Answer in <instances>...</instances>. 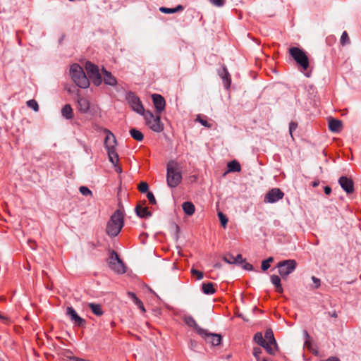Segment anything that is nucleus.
I'll use <instances>...</instances> for the list:
<instances>
[{"mask_svg":"<svg viewBox=\"0 0 361 361\" xmlns=\"http://www.w3.org/2000/svg\"><path fill=\"white\" fill-rule=\"evenodd\" d=\"M123 226V214L120 209L116 210L107 223L106 231L109 236L115 237Z\"/></svg>","mask_w":361,"mask_h":361,"instance_id":"f257e3e1","label":"nucleus"},{"mask_svg":"<svg viewBox=\"0 0 361 361\" xmlns=\"http://www.w3.org/2000/svg\"><path fill=\"white\" fill-rule=\"evenodd\" d=\"M104 143L107 149L109 161L114 165L116 171L119 173H121V167L117 164L118 161V155L115 150L116 140L114 135L109 131H108V133L106 135Z\"/></svg>","mask_w":361,"mask_h":361,"instance_id":"f03ea898","label":"nucleus"},{"mask_svg":"<svg viewBox=\"0 0 361 361\" xmlns=\"http://www.w3.org/2000/svg\"><path fill=\"white\" fill-rule=\"evenodd\" d=\"M166 182L170 188H176L182 180L179 165L174 161H170L166 166Z\"/></svg>","mask_w":361,"mask_h":361,"instance_id":"7ed1b4c3","label":"nucleus"},{"mask_svg":"<svg viewBox=\"0 0 361 361\" xmlns=\"http://www.w3.org/2000/svg\"><path fill=\"white\" fill-rule=\"evenodd\" d=\"M70 75L77 86L80 88H87L90 85L89 79L87 78L82 68L78 64H73L70 68Z\"/></svg>","mask_w":361,"mask_h":361,"instance_id":"20e7f679","label":"nucleus"},{"mask_svg":"<svg viewBox=\"0 0 361 361\" xmlns=\"http://www.w3.org/2000/svg\"><path fill=\"white\" fill-rule=\"evenodd\" d=\"M146 125L153 131L159 133L164 130V124L161 122L160 114L156 112L155 114L150 111H146L142 115Z\"/></svg>","mask_w":361,"mask_h":361,"instance_id":"39448f33","label":"nucleus"},{"mask_svg":"<svg viewBox=\"0 0 361 361\" xmlns=\"http://www.w3.org/2000/svg\"><path fill=\"white\" fill-rule=\"evenodd\" d=\"M289 54L304 70L309 67V60L305 52L298 47H290Z\"/></svg>","mask_w":361,"mask_h":361,"instance_id":"423d86ee","label":"nucleus"},{"mask_svg":"<svg viewBox=\"0 0 361 361\" xmlns=\"http://www.w3.org/2000/svg\"><path fill=\"white\" fill-rule=\"evenodd\" d=\"M296 267L297 262L295 259H286L277 264L279 274L283 279H286L296 269Z\"/></svg>","mask_w":361,"mask_h":361,"instance_id":"0eeeda50","label":"nucleus"},{"mask_svg":"<svg viewBox=\"0 0 361 361\" xmlns=\"http://www.w3.org/2000/svg\"><path fill=\"white\" fill-rule=\"evenodd\" d=\"M85 69L90 78L92 80L94 85L99 86L102 84V74L97 66L90 61L86 62Z\"/></svg>","mask_w":361,"mask_h":361,"instance_id":"6e6552de","label":"nucleus"},{"mask_svg":"<svg viewBox=\"0 0 361 361\" xmlns=\"http://www.w3.org/2000/svg\"><path fill=\"white\" fill-rule=\"evenodd\" d=\"M109 264L111 269L118 274H123L126 271L124 264L114 251L111 254Z\"/></svg>","mask_w":361,"mask_h":361,"instance_id":"1a4fd4ad","label":"nucleus"},{"mask_svg":"<svg viewBox=\"0 0 361 361\" xmlns=\"http://www.w3.org/2000/svg\"><path fill=\"white\" fill-rule=\"evenodd\" d=\"M127 100L134 111L142 116L146 112L140 99L135 94L129 92L127 94Z\"/></svg>","mask_w":361,"mask_h":361,"instance_id":"9d476101","label":"nucleus"},{"mask_svg":"<svg viewBox=\"0 0 361 361\" xmlns=\"http://www.w3.org/2000/svg\"><path fill=\"white\" fill-rule=\"evenodd\" d=\"M284 193L279 188H273L264 197V202L274 203L283 199Z\"/></svg>","mask_w":361,"mask_h":361,"instance_id":"9b49d317","label":"nucleus"},{"mask_svg":"<svg viewBox=\"0 0 361 361\" xmlns=\"http://www.w3.org/2000/svg\"><path fill=\"white\" fill-rule=\"evenodd\" d=\"M254 341L260 346L265 348L270 355L274 354V348L269 345V343L264 339L261 332H257L254 336Z\"/></svg>","mask_w":361,"mask_h":361,"instance_id":"f8f14e48","label":"nucleus"},{"mask_svg":"<svg viewBox=\"0 0 361 361\" xmlns=\"http://www.w3.org/2000/svg\"><path fill=\"white\" fill-rule=\"evenodd\" d=\"M66 314L71 318V320L74 322V324L78 326H82L85 324V321L82 318H81L75 310L72 307H68L66 310Z\"/></svg>","mask_w":361,"mask_h":361,"instance_id":"ddd939ff","label":"nucleus"},{"mask_svg":"<svg viewBox=\"0 0 361 361\" xmlns=\"http://www.w3.org/2000/svg\"><path fill=\"white\" fill-rule=\"evenodd\" d=\"M154 105L156 109V112L157 114H161V113L164 110L166 106V102L164 98L158 94H154L152 96Z\"/></svg>","mask_w":361,"mask_h":361,"instance_id":"4468645a","label":"nucleus"},{"mask_svg":"<svg viewBox=\"0 0 361 361\" xmlns=\"http://www.w3.org/2000/svg\"><path fill=\"white\" fill-rule=\"evenodd\" d=\"M101 74L102 82L104 81V84L112 87L117 85V80L116 78L111 74V73L106 71L104 68L102 69Z\"/></svg>","mask_w":361,"mask_h":361,"instance_id":"2eb2a0df","label":"nucleus"},{"mask_svg":"<svg viewBox=\"0 0 361 361\" xmlns=\"http://www.w3.org/2000/svg\"><path fill=\"white\" fill-rule=\"evenodd\" d=\"M338 183L341 187L348 193H352L354 191V184L351 178H347L346 176H341Z\"/></svg>","mask_w":361,"mask_h":361,"instance_id":"dca6fc26","label":"nucleus"},{"mask_svg":"<svg viewBox=\"0 0 361 361\" xmlns=\"http://www.w3.org/2000/svg\"><path fill=\"white\" fill-rule=\"evenodd\" d=\"M200 336L204 338L205 341L213 346L218 345L221 342V336L220 334L208 333L207 330L206 334Z\"/></svg>","mask_w":361,"mask_h":361,"instance_id":"f3484780","label":"nucleus"},{"mask_svg":"<svg viewBox=\"0 0 361 361\" xmlns=\"http://www.w3.org/2000/svg\"><path fill=\"white\" fill-rule=\"evenodd\" d=\"M328 121L330 131L333 133H339L342 130L343 123L341 120L330 118Z\"/></svg>","mask_w":361,"mask_h":361,"instance_id":"a211bd4d","label":"nucleus"},{"mask_svg":"<svg viewBox=\"0 0 361 361\" xmlns=\"http://www.w3.org/2000/svg\"><path fill=\"white\" fill-rule=\"evenodd\" d=\"M184 321L185 322V324L189 326H191V327H193L194 329L196 330V331L200 334V335H203L204 334H206V330L205 329H202L201 327H200L198 326V324L196 323L195 320L194 319L193 317H192L191 316H186L184 318Z\"/></svg>","mask_w":361,"mask_h":361,"instance_id":"6ab92c4d","label":"nucleus"},{"mask_svg":"<svg viewBox=\"0 0 361 361\" xmlns=\"http://www.w3.org/2000/svg\"><path fill=\"white\" fill-rule=\"evenodd\" d=\"M77 102L78 111L81 113L86 114L90 109L89 100L86 98L79 97Z\"/></svg>","mask_w":361,"mask_h":361,"instance_id":"aec40b11","label":"nucleus"},{"mask_svg":"<svg viewBox=\"0 0 361 361\" xmlns=\"http://www.w3.org/2000/svg\"><path fill=\"white\" fill-rule=\"evenodd\" d=\"M219 75L223 79L225 87L228 88L231 82V79L227 68L223 67L219 71Z\"/></svg>","mask_w":361,"mask_h":361,"instance_id":"412c9836","label":"nucleus"},{"mask_svg":"<svg viewBox=\"0 0 361 361\" xmlns=\"http://www.w3.org/2000/svg\"><path fill=\"white\" fill-rule=\"evenodd\" d=\"M264 339L269 343V345L274 348V353L276 350V341L274 336L273 331L271 329H267L264 334Z\"/></svg>","mask_w":361,"mask_h":361,"instance_id":"4be33fe9","label":"nucleus"},{"mask_svg":"<svg viewBox=\"0 0 361 361\" xmlns=\"http://www.w3.org/2000/svg\"><path fill=\"white\" fill-rule=\"evenodd\" d=\"M135 212L137 215L141 218H148L152 216V213L148 211L147 207H142L140 205L135 207Z\"/></svg>","mask_w":361,"mask_h":361,"instance_id":"5701e85b","label":"nucleus"},{"mask_svg":"<svg viewBox=\"0 0 361 361\" xmlns=\"http://www.w3.org/2000/svg\"><path fill=\"white\" fill-rule=\"evenodd\" d=\"M160 12L166 14H171L177 12H181L184 10V7L182 5H178L176 8H169L161 6L159 9Z\"/></svg>","mask_w":361,"mask_h":361,"instance_id":"b1692460","label":"nucleus"},{"mask_svg":"<svg viewBox=\"0 0 361 361\" xmlns=\"http://www.w3.org/2000/svg\"><path fill=\"white\" fill-rule=\"evenodd\" d=\"M183 210L185 214L191 216L195 213V205L190 202H185L182 204Z\"/></svg>","mask_w":361,"mask_h":361,"instance_id":"393cba45","label":"nucleus"},{"mask_svg":"<svg viewBox=\"0 0 361 361\" xmlns=\"http://www.w3.org/2000/svg\"><path fill=\"white\" fill-rule=\"evenodd\" d=\"M271 281L274 285L276 288V290L278 293H282L283 292V288L281 283V279L279 276L276 275H272L271 276Z\"/></svg>","mask_w":361,"mask_h":361,"instance_id":"a878e982","label":"nucleus"},{"mask_svg":"<svg viewBox=\"0 0 361 361\" xmlns=\"http://www.w3.org/2000/svg\"><path fill=\"white\" fill-rule=\"evenodd\" d=\"M61 114L63 117L67 119H71L73 117V109L70 104H66L62 110Z\"/></svg>","mask_w":361,"mask_h":361,"instance_id":"bb28decb","label":"nucleus"},{"mask_svg":"<svg viewBox=\"0 0 361 361\" xmlns=\"http://www.w3.org/2000/svg\"><path fill=\"white\" fill-rule=\"evenodd\" d=\"M228 172H239L241 170L239 162L236 160H233L228 163Z\"/></svg>","mask_w":361,"mask_h":361,"instance_id":"cd10ccee","label":"nucleus"},{"mask_svg":"<svg viewBox=\"0 0 361 361\" xmlns=\"http://www.w3.org/2000/svg\"><path fill=\"white\" fill-rule=\"evenodd\" d=\"M202 291L204 294H213L216 292V289L214 288L212 283H204L202 286Z\"/></svg>","mask_w":361,"mask_h":361,"instance_id":"c85d7f7f","label":"nucleus"},{"mask_svg":"<svg viewBox=\"0 0 361 361\" xmlns=\"http://www.w3.org/2000/svg\"><path fill=\"white\" fill-rule=\"evenodd\" d=\"M130 134L134 140H135L138 142L142 141L144 138V135H143L141 131L137 130L136 128H131L130 130Z\"/></svg>","mask_w":361,"mask_h":361,"instance_id":"c756f323","label":"nucleus"},{"mask_svg":"<svg viewBox=\"0 0 361 361\" xmlns=\"http://www.w3.org/2000/svg\"><path fill=\"white\" fill-rule=\"evenodd\" d=\"M88 307L90 308L92 312L97 316H102L103 311L102 310L101 305L96 303H89Z\"/></svg>","mask_w":361,"mask_h":361,"instance_id":"7c9ffc66","label":"nucleus"},{"mask_svg":"<svg viewBox=\"0 0 361 361\" xmlns=\"http://www.w3.org/2000/svg\"><path fill=\"white\" fill-rule=\"evenodd\" d=\"M340 42L342 46L350 44V40L346 31L343 32L341 37Z\"/></svg>","mask_w":361,"mask_h":361,"instance_id":"2f4dec72","label":"nucleus"},{"mask_svg":"<svg viewBox=\"0 0 361 361\" xmlns=\"http://www.w3.org/2000/svg\"><path fill=\"white\" fill-rule=\"evenodd\" d=\"M27 105L29 108L32 109L35 111H39V106L36 100L30 99L27 102Z\"/></svg>","mask_w":361,"mask_h":361,"instance_id":"473e14b6","label":"nucleus"},{"mask_svg":"<svg viewBox=\"0 0 361 361\" xmlns=\"http://www.w3.org/2000/svg\"><path fill=\"white\" fill-rule=\"evenodd\" d=\"M305 336L306 338V341L305 342L304 347L307 348L308 350H312V343L310 341V336L308 334L307 331H305Z\"/></svg>","mask_w":361,"mask_h":361,"instance_id":"72a5a7b5","label":"nucleus"},{"mask_svg":"<svg viewBox=\"0 0 361 361\" xmlns=\"http://www.w3.org/2000/svg\"><path fill=\"white\" fill-rule=\"evenodd\" d=\"M218 216H219V221L221 224V226L224 228H226L227 222H228V219L226 218V216L222 212H219Z\"/></svg>","mask_w":361,"mask_h":361,"instance_id":"f704fd0d","label":"nucleus"},{"mask_svg":"<svg viewBox=\"0 0 361 361\" xmlns=\"http://www.w3.org/2000/svg\"><path fill=\"white\" fill-rule=\"evenodd\" d=\"M149 186L147 183L146 182H141L138 185V190L142 193H145L148 191Z\"/></svg>","mask_w":361,"mask_h":361,"instance_id":"c9c22d12","label":"nucleus"},{"mask_svg":"<svg viewBox=\"0 0 361 361\" xmlns=\"http://www.w3.org/2000/svg\"><path fill=\"white\" fill-rule=\"evenodd\" d=\"M223 259L224 262H226L228 264H235V257H233L231 255H226L223 257Z\"/></svg>","mask_w":361,"mask_h":361,"instance_id":"e433bc0d","label":"nucleus"},{"mask_svg":"<svg viewBox=\"0 0 361 361\" xmlns=\"http://www.w3.org/2000/svg\"><path fill=\"white\" fill-rule=\"evenodd\" d=\"M190 272L192 275L195 276L197 277V279L198 280H201L204 276L203 273L202 271H200L195 269H192Z\"/></svg>","mask_w":361,"mask_h":361,"instance_id":"4c0bfd02","label":"nucleus"},{"mask_svg":"<svg viewBox=\"0 0 361 361\" xmlns=\"http://www.w3.org/2000/svg\"><path fill=\"white\" fill-rule=\"evenodd\" d=\"M80 192L85 196L91 195L92 191L85 186H80L79 188Z\"/></svg>","mask_w":361,"mask_h":361,"instance_id":"58836bf2","label":"nucleus"},{"mask_svg":"<svg viewBox=\"0 0 361 361\" xmlns=\"http://www.w3.org/2000/svg\"><path fill=\"white\" fill-rule=\"evenodd\" d=\"M212 5L216 7H222L225 4V0H208Z\"/></svg>","mask_w":361,"mask_h":361,"instance_id":"ea45409f","label":"nucleus"},{"mask_svg":"<svg viewBox=\"0 0 361 361\" xmlns=\"http://www.w3.org/2000/svg\"><path fill=\"white\" fill-rule=\"evenodd\" d=\"M147 197L149 202L150 204H157V201H156V199L153 195V193L152 192H147Z\"/></svg>","mask_w":361,"mask_h":361,"instance_id":"a19ab883","label":"nucleus"},{"mask_svg":"<svg viewBox=\"0 0 361 361\" xmlns=\"http://www.w3.org/2000/svg\"><path fill=\"white\" fill-rule=\"evenodd\" d=\"M196 120L205 127H207V128L212 127V125L210 123H209L207 121L201 118L200 116H198L197 117Z\"/></svg>","mask_w":361,"mask_h":361,"instance_id":"79ce46f5","label":"nucleus"},{"mask_svg":"<svg viewBox=\"0 0 361 361\" xmlns=\"http://www.w3.org/2000/svg\"><path fill=\"white\" fill-rule=\"evenodd\" d=\"M312 280L314 283V288H318L319 286H320V284H321V281H320V279L315 277V276H312Z\"/></svg>","mask_w":361,"mask_h":361,"instance_id":"37998d69","label":"nucleus"},{"mask_svg":"<svg viewBox=\"0 0 361 361\" xmlns=\"http://www.w3.org/2000/svg\"><path fill=\"white\" fill-rule=\"evenodd\" d=\"M242 267L244 269L248 270V271H252L253 269V266L252 264L246 262L245 260L242 263Z\"/></svg>","mask_w":361,"mask_h":361,"instance_id":"c03bdc74","label":"nucleus"},{"mask_svg":"<svg viewBox=\"0 0 361 361\" xmlns=\"http://www.w3.org/2000/svg\"><path fill=\"white\" fill-rule=\"evenodd\" d=\"M262 353V350L259 348H255L253 350V355L257 360H260L259 355Z\"/></svg>","mask_w":361,"mask_h":361,"instance_id":"a18cd8bd","label":"nucleus"},{"mask_svg":"<svg viewBox=\"0 0 361 361\" xmlns=\"http://www.w3.org/2000/svg\"><path fill=\"white\" fill-rule=\"evenodd\" d=\"M245 259L243 258L242 255L239 254L235 257V264H242Z\"/></svg>","mask_w":361,"mask_h":361,"instance_id":"49530a36","label":"nucleus"},{"mask_svg":"<svg viewBox=\"0 0 361 361\" xmlns=\"http://www.w3.org/2000/svg\"><path fill=\"white\" fill-rule=\"evenodd\" d=\"M298 124L295 122H291L289 125L290 134L292 135V133L297 128Z\"/></svg>","mask_w":361,"mask_h":361,"instance_id":"de8ad7c7","label":"nucleus"},{"mask_svg":"<svg viewBox=\"0 0 361 361\" xmlns=\"http://www.w3.org/2000/svg\"><path fill=\"white\" fill-rule=\"evenodd\" d=\"M269 267H270V264H269L267 262H265V260L262 261V269L263 271H267Z\"/></svg>","mask_w":361,"mask_h":361,"instance_id":"09e8293b","label":"nucleus"},{"mask_svg":"<svg viewBox=\"0 0 361 361\" xmlns=\"http://www.w3.org/2000/svg\"><path fill=\"white\" fill-rule=\"evenodd\" d=\"M331 192V189L330 187L329 186H325L324 187V192L326 195H329Z\"/></svg>","mask_w":361,"mask_h":361,"instance_id":"8fccbe9b","label":"nucleus"},{"mask_svg":"<svg viewBox=\"0 0 361 361\" xmlns=\"http://www.w3.org/2000/svg\"><path fill=\"white\" fill-rule=\"evenodd\" d=\"M128 295L130 297L133 301L135 299L137 298L135 294L133 292H128Z\"/></svg>","mask_w":361,"mask_h":361,"instance_id":"3c124183","label":"nucleus"},{"mask_svg":"<svg viewBox=\"0 0 361 361\" xmlns=\"http://www.w3.org/2000/svg\"><path fill=\"white\" fill-rule=\"evenodd\" d=\"M128 295L130 297L133 301L135 299L137 298L135 294L133 292H128Z\"/></svg>","mask_w":361,"mask_h":361,"instance_id":"603ef678","label":"nucleus"},{"mask_svg":"<svg viewBox=\"0 0 361 361\" xmlns=\"http://www.w3.org/2000/svg\"><path fill=\"white\" fill-rule=\"evenodd\" d=\"M133 302L137 307L141 305V303L142 302L139 298L135 299Z\"/></svg>","mask_w":361,"mask_h":361,"instance_id":"864d4df0","label":"nucleus"},{"mask_svg":"<svg viewBox=\"0 0 361 361\" xmlns=\"http://www.w3.org/2000/svg\"><path fill=\"white\" fill-rule=\"evenodd\" d=\"M319 184V180H314L312 183V187L315 188L317 186H318Z\"/></svg>","mask_w":361,"mask_h":361,"instance_id":"5fc2aeb1","label":"nucleus"},{"mask_svg":"<svg viewBox=\"0 0 361 361\" xmlns=\"http://www.w3.org/2000/svg\"><path fill=\"white\" fill-rule=\"evenodd\" d=\"M274 261V258L272 257H269L265 260V262H267L269 264H270L271 262Z\"/></svg>","mask_w":361,"mask_h":361,"instance_id":"6e6d98bb","label":"nucleus"},{"mask_svg":"<svg viewBox=\"0 0 361 361\" xmlns=\"http://www.w3.org/2000/svg\"><path fill=\"white\" fill-rule=\"evenodd\" d=\"M138 308L142 312H145V307H144V305L143 303L142 302L141 303V305H139L138 306Z\"/></svg>","mask_w":361,"mask_h":361,"instance_id":"4d7b16f0","label":"nucleus"},{"mask_svg":"<svg viewBox=\"0 0 361 361\" xmlns=\"http://www.w3.org/2000/svg\"><path fill=\"white\" fill-rule=\"evenodd\" d=\"M330 316L331 317H334V318H336L337 317V313L336 312H333L331 313H329Z\"/></svg>","mask_w":361,"mask_h":361,"instance_id":"13d9d810","label":"nucleus"},{"mask_svg":"<svg viewBox=\"0 0 361 361\" xmlns=\"http://www.w3.org/2000/svg\"><path fill=\"white\" fill-rule=\"evenodd\" d=\"M190 344H191V346H192V348H195V347H196V345H197V343H196L195 341H192L190 342Z\"/></svg>","mask_w":361,"mask_h":361,"instance_id":"bf43d9fd","label":"nucleus"},{"mask_svg":"<svg viewBox=\"0 0 361 361\" xmlns=\"http://www.w3.org/2000/svg\"><path fill=\"white\" fill-rule=\"evenodd\" d=\"M221 264L220 263H216L214 266V268H217V269L221 268Z\"/></svg>","mask_w":361,"mask_h":361,"instance_id":"052dcab7","label":"nucleus"},{"mask_svg":"<svg viewBox=\"0 0 361 361\" xmlns=\"http://www.w3.org/2000/svg\"><path fill=\"white\" fill-rule=\"evenodd\" d=\"M1 322L4 321V320H7V319L5 318L4 317H3L2 315L1 317Z\"/></svg>","mask_w":361,"mask_h":361,"instance_id":"680f3d73","label":"nucleus"},{"mask_svg":"<svg viewBox=\"0 0 361 361\" xmlns=\"http://www.w3.org/2000/svg\"><path fill=\"white\" fill-rule=\"evenodd\" d=\"M257 361H267V359H263V360H259Z\"/></svg>","mask_w":361,"mask_h":361,"instance_id":"e2e57ef3","label":"nucleus"},{"mask_svg":"<svg viewBox=\"0 0 361 361\" xmlns=\"http://www.w3.org/2000/svg\"><path fill=\"white\" fill-rule=\"evenodd\" d=\"M29 243H35V242H34V241H32V240H29Z\"/></svg>","mask_w":361,"mask_h":361,"instance_id":"0e129e2a","label":"nucleus"}]
</instances>
